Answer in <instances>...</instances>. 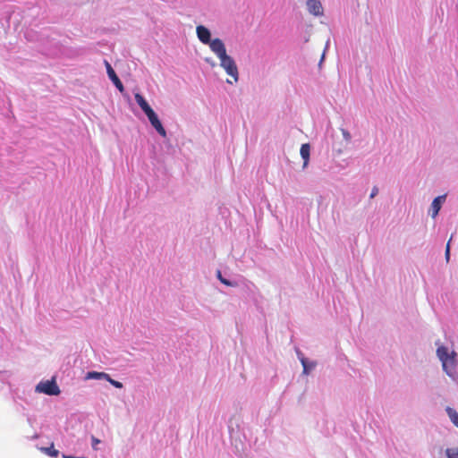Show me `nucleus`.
<instances>
[{"label":"nucleus","mask_w":458,"mask_h":458,"mask_svg":"<svg viewBox=\"0 0 458 458\" xmlns=\"http://www.w3.org/2000/svg\"><path fill=\"white\" fill-rule=\"evenodd\" d=\"M301 364H302V366H303V373H304V374H308V373H309V371H310V369H312V367H313V366L309 367V366L307 365V362H306V360H305V359H304V358H302V359L301 360Z\"/></svg>","instance_id":"nucleus-17"},{"label":"nucleus","mask_w":458,"mask_h":458,"mask_svg":"<svg viewBox=\"0 0 458 458\" xmlns=\"http://www.w3.org/2000/svg\"><path fill=\"white\" fill-rule=\"evenodd\" d=\"M208 45H209L210 49L216 55L218 58L226 54L225 44L220 38L210 40Z\"/></svg>","instance_id":"nucleus-5"},{"label":"nucleus","mask_w":458,"mask_h":458,"mask_svg":"<svg viewBox=\"0 0 458 458\" xmlns=\"http://www.w3.org/2000/svg\"><path fill=\"white\" fill-rule=\"evenodd\" d=\"M451 421L458 428V412L451 407L445 409Z\"/></svg>","instance_id":"nucleus-13"},{"label":"nucleus","mask_w":458,"mask_h":458,"mask_svg":"<svg viewBox=\"0 0 458 458\" xmlns=\"http://www.w3.org/2000/svg\"><path fill=\"white\" fill-rule=\"evenodd\" d=\"M105 64L106 67V72L109 79L113 81V83L115 85V87L118 89L120 92H123L124 87L122 81H120L119 77L112 68L111 64L107 61H105Z\"/></svg>","instance_id":"nucleus-6"},{"label":"nucleus","mask_w":458,"mask_h":458,"mask_svg":"<svg viewBox=\"0 0 458 458\" xmlns=\"http://www.w3.org/2000/svg\"><path fill=\"white\" fill-rule=\"evenodd\" d=\"M452 240V237L450 238V240L448 241L447 244H446V248H445V259H446V261L449 260V258H450V242Z\"/></svg>","instance_id":"nucleus-18"},{"label":"nucleus","mask_w":458,"mask_h":458,"mask_svg":"<svg viewBox=\"0 0 458 458\" xmlns=\"http://www.w3.org/2000/svg\"><path fill=\"white\" fill-rule=\"evenodd\" d=\"M216 276L220 282H221V279H224V277L222 276L221 272L219 270L216 272Z\"/></svg>","instance_id":"nucleus-22"},{"label":"nucleus","mask_w":458,"mask_h":458,"mask_svg":"<svg viewBox=\"0 0 458 458\" xmlns=\"http://www.w3.org/2000/svg\"><path fill=\"white\" fill-rule=\"evenodd\" d=\"M106 381H108L112 386H114L116 388H122L123 387V384L121 382L116 381V380L111 378L109 375H108V378H106Z\"/></svg>","instance_id":"nucleus-16"},{"label":"nucleus","mask_w":458,"mask_h":458,"mask_svg":"<svg viewBox=\"0 0 458 458\" xmlns=\"http://www.w3.org/2000/svg\"><path fill=\"white\" fill-rule=\"evenodd\" d=\"M99 442H100V441H99L98 438H96V437H92V447H93L94 449H97V445H98Z\"/></svg>","instance_id":"nucleus-21"},{"label":"nucleus","mask_w":458,"mask_h":458,"mask_svg":"<svg viewBox=\"0 0 458 458\" xmlns=\"http://www.w3.org/2000/svg\"><path fill=\"white\" fill-rule=\"evenodd\" d=\"M36 391L48 395H57L60 389L55 380L41 381L36 386Z\"/></svg>","instance_id":"nucleus-3"},{"label":"nucleus","mask_w":458,"mask_h":458,"mask_svg":"<svg viewBox=\"0 0 458 458\" xmlns=\"http://www.w3.org/2000/svg\"><path fill=\"white\" fill-rule=\"evenodd\" d=\"M134 98L137 104L140 106L145 114H148V113L153 111V109L150 107V106L148 104V102L141 94L136 93L134 95Z\"/></svg>","instance_id":"nucleus-10"},{"label":"nucleus","mask_w":458,"mask_h":458,"mask_svg":"<svg viewBox=\"0 0 458 458\" xmlns=\"http://www.w3.org/2000/svg\"><path fill=\"white\" fill-rule=\"evenodd\" d=\"M87 379H106L108 378V374L105 372L90 371L86 375Z\"/></svg>","instance_id":"nucleus-12"},{"label":"nucleus","mask_w":458,"mask_h":458,"mask_svg":"<svg viewBox=\"0 0 458 458\" xmlns=\"http://www.w3.org/2000/svg\"><path fill=\"white\" fill-rule=\"evenodd\" d=\"M197 36L200 42L208 44L211 40L210 31L204 26L199 25L196 29Z\"/></svg>","instance_id":"nucleus-7"},{"label":"nucleus","mask_w":458,"mask_h":458,"mask_svg":"<svg viewBox=\"0 0 458 458\" xmlns=\"http://www.w3.org/2000/svg\"><path fill=\"white\" fill-rule=\"evenodd\" d=\"M63 458H85V457H73V456H71V455L63 454Z\"/></svg>","instance_id":"nucleus-23"},{"label":"nucleus","mask_w":458,"mask_h":458,"mask_svg":"<svg viewBox=\"0 0 458 458\" xmlns=\"http://www.w3.org/2000/svg\"><path fill=\"white\" fill-rule=\"evenodd\" d=\"M41 450L49 456L56 457L59 454L58 450L54 448V444H51L49 447H42Z\"/></svg>","instance_id":"nucleus-14"},{"label":"nucleus","mask_w":458,"mask_h":458,"mask_svg":"<svg viewBox=\"0 0 458 458\" xmlns=\"http://www.w3.org/2000/svg\"><path fill=\"white\" fill-rule=\"evenodd\" d=\"M219 60L221 67L225 70L228 75L233 78L234 81H237L239 78V72L234 60L227 54L220 56Z\"/></svg>","instance_id":"nucleus-2"},{"label":"nucleus","mask_w":458,"mask_h":458,"mask_svg":"<svg viewBox=\"0 0 458 458\" xmlns=\"http://www.w3.org/2000/svg\"><path fill=\"white\" fill-rule=\"evenodd\" d=\"M151 125L156 129V131L162 136L166 137V131L163 127L161 122L159 121L157 114L153 111L146 114Z\"/></svg>","instance_id":"nucleus-4"},{"label":"nucleus","mask_w":458,"mask_h":458,"mask_svg":"<svg viewBox=\"0 0 458 458\" xmlns=\"http://www.w3.org/2000/svg\"><path fill=\"white\" fill-rule=\"evenodd\" d=\"M437 354L439 360L442 361L444 370L452 376L456 366L455 352L448 353V350L445 346H439L437 350Z\"/></svg>","instance_id":"nucleus-1"},{"label":"nucleus","mask_w":458,"mask_h":458,"mask_svg":"<svg viewBox=\"0 0 458 458\" xmlns=\"http://www.w3.org/2000/svg\"><path fill=\"white\" fill-rule=\"evenodd\" d=\"M307 6L310 13L314 15H321L323 13V7L318 0H309Z\"/></svg>","instance_id":"nucleus-8"},{"label":"nucleus","mask_w":458,"mask_h":458,"mask_svg":"<svg viewBox=\"0 0 458 458\" xmlns=\"http://www.w3.org/2000/svg\"><path fill=\"white\" fill-rule=\"evenodd\" d=\"M221 283L224 284L225 285H227V286H233V284L232 282H230L229 280L224 278V279H221Z\"/></svg>","instance_id":"nucleus-20"},{"label":"nucleus","mask_w":458,"mask_h":458,"mask_svg":"<svg viewBox=\"0 0 458 458\" xmlns=\"http://www.w3.org/2000/svg\"><path fill=\"white\" fill-rule=\"evenodd\" d=\"M445 199V195L438 196L434 199L432 204H431V216L432 217H436L441 208L442 203Z\"/></svg>","instance_id":"nucleus-9"},{"label":"nucleus","mask_w":458,"mask_h":458,"mask_svg":"<svg viewBox=\"0 0 458 458\" xmlns=\"http://www.w3.org/2000/svg\"><path fill=\"white\" fill-rule=\"evenodd\" d=\"M310 147L308 143L302 144L300 149V154L303 158V167H306L310 161Z\"/></svg>","instance_id":"nucleus-11"},{"label":"nucleus","mask_w":458,"mask_h":458,"mask_svg":"<svg viewBox=\"0 0 458 458\" xmlns=\"http://www.w3.org/2000/svg\"><path fill=\"white\" fill-rule=\"evenodd\" d=\"M445 454L448 458H458V448H447Z\"/></svg>","instance_id":"nucleus-15"},{"label":"nucleus","mask_w":458,"mask_h":458,"mask_svg":"<svg viewBox=\"0 0 458 458\" xmlns=\"http://www.w3.org/2000/svg\"><path fill=\"white\" fill-rule=\"evenodd\" d=\"M378 193V189L377 186H375L373 189H372V191L370 193V198H374L377 194Z\"/></svg>","instance_id":"nucleus-19"}]
</instances>
